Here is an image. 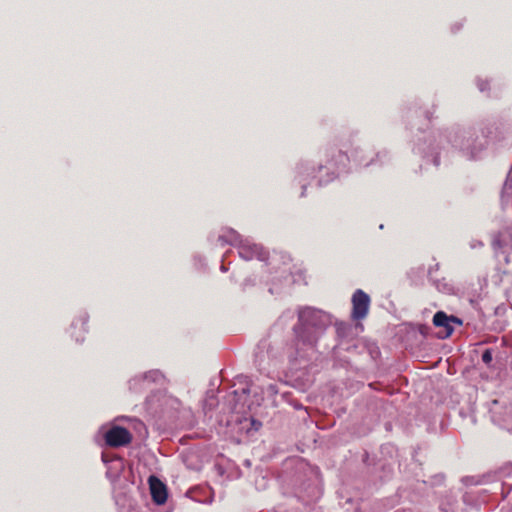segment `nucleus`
Instances as JSON below:
<instances>
[{"mask_svg":"<svg viewBox=\"0 0 512 512\" xmlns=\"http://www.w3.org/2000/svg\"><path fill=\"white\" fill-rule=\"evenodd\" d=\"M322 315L319 311H316L311 308H305L300 311L299 313V322L300 326L304 330H309L310 328H314L315 330L307 337H304L303 335L299 334V337L303 339L304 342H308L309 344H314L317 341L318 338V329H320V319Z\"/></svg>","mask_w":512,"mask_h":512,"instance_id":"f257e3e1","label":"nucleus"},{"mask_svg":"<svg viewBox=\"0 0 512 512\" xmlns=\"http://www.w3.org/2000/svg\"><path fill=\"white\" fill-rule=\"evenodd\" d=\"M352 318L354 320L364 319L369 311L370 297L363 290L358 289L352 296Z\"/></svg>","mask_w":512,"mask_h":512,"instance_id":"7ed1b4c3","label":"nucleus"},{"mask_svg":"<svg viewBox=\"0 0 512 512\" xmlns=\"http://www.w3.org/2000/svg\"><path fill=\"white\" fill-rule=\"evenodd\" d=\"M482 361L486 364V365H490V363L492 362V353H491V350L490 349H486L483 354H482Z\"/></svg>","mask_w":512,"mask_h":512,"instance_id":"0eeeda50","label":"nucleus"},{"mask_svg":"<svg viewBox=\"0 0 512 512\" xmlns=\"http://www.w3.org/2000/svg\"><path fill=\"white\" fill-rule=\"evenodd\" d=\"M449 321L452 326H453V324H457V325L463 324V321L454 315L449 316Z\"/></svg>","mask_w":512,"mask_h":512,"instance_id":"6e6552de","label":"nucleus"},{"mask_svg":"<svg viewBox=\"0 0 512 512\" xmlns=\"http://www.w3.org/2000/svg\"><path fill=\"white\" fill-rule=\"evenodd\" d=\"M108 446L117 448L130 444L132 442L131 433L124 427L113 426L104 435Z\"/></svg>","mask_w":512,"mask_h":512,"instance_id":"f03ea898","label":"nucleus"},{"mask_svg":"<svg viewBox=\"0 0 512 512\" xmlns=\"http://www.w3.org/2000/svg\"><path fill=\"white\" fill-rule=\"evenodd\" d=\"M433 324L436 327L442 328L437 334L439 339L449 338L454 331V327L450 324L449 316L444 311H438L434 314Z\"/></svg>","mask_w":512,"mask_h":512,"instance_id":"20e7f679","label":"nucleus"},{"mask_svg":"<svg viewBox=\"0 0 512 512\" xmlns=\"http://www.w3.org/2000/svg\"><path fill=\"white\" fill-rule=\"evenodd\" d=\"M258 254V247L255 245L253 247L241 246L239 249V255L245 260L252 259L255 255Z\"/></svg>","mask_w":512,"mask_h":512,"instance_id":"423d86ee","label":"nucleus"},{"mask_svg":"<svg viewBox=\"0 0 512 512\" xmlns=\"http://www.w3.org/2000/svg\"><path fill=\"white\" fill-rule=\"evenodd\" d=\"M149 485L153 501L158 505L164 504L167 500V488L165 484L156 476H150Z\"/></svg>","mask_w":512,"mask_h":512,"instance_id":"39448f33","label":"nucleus"},{"mask_svg":"<svg viewBox=\"0 0 512 512\" xmlns=\"http://www.w3.org/2000/svg\"><path fill=\"white\" fill-rule=\"evenodd\" d=\"M230 236H231L230 242L236 241L239 238V235L233 230L230 231Z\"/></svg>","mask_w":512,"mask_h":512,"instance_id":"1a4fd4ad","label":"nucleus"}]
</instances>
